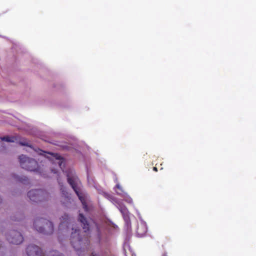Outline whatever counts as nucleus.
Wrapping results in <instances>:
<instances>
[{
  "label": "nucleus",
  "mask_w": 256,
  "mask_h": 256,
  "mask_svg": "<svg viewBox=\"0 0 256 256\" xmlns=\"http://www.w3.org/2000/svg\"><path fill=\"white\" fill-rule=\"evenodd\" d=\"M20 166L22 168L30 171L36 170L38 168V164L33 158H30L24 154L19 156Z\"/></svg>",
  "instance_id": "obj_3"
},
{
  "label": "nucleus",
  "mask_w": 256,
  "mask_h": 256,
  "mask_svg": "<svg viewBox=\"0 0 256 256\" xmlns=\"http://www.w3.org/2000/svg\"><path fill=\"white\" fill-rule=\"evenodd\" d=\"M78 221L82 224V226L84 230V234H80V229L72 228L70 240V243L77 252L78 256L80 255L82 252H84V248L89 244V236L87 232L90 230V225L86 218L82 214H80L78 218Z\"/></svg>",
  "instance_id": "obj_1"
},
{
  "label": "nucleus",
  "mask_w": 256,
  "mask_h": 256,
  "mask_svg": "<svg viewBox=\"0 0 256 256\" xmlns=\"http://www.w3.org/2000/svg\"><path fill=\"white\" fill-rule=\"evenodd\" d=\"M28 256H42V250L40 248L36 245H30L26 248Z\"/></svg>",
  "instance_id": "obj_7"
},
{
  "label": "nucleus",
  "mask_w": 256,
  "mask_h": 256,
  "mask_svg": "<svg viewBox=\"0 0 256 256\" xmlns=\"http://www.w3.org/2000/svg\"><path fill=\"white\" fill-rule=\"evenodd\" d=\"M60 190L62 192V196L69 200V194L68 192H66V188L64 187L63 186H61Z\"/></svg>",
  "instance_id": "obj_12"
},
{
  "label": "nucleus",
  "mask_w": 256,
  "mask_h": 256,
  "mask_svg": "<svg viewBox=\"0 0 256 256\" xmlns=\"http://www.w3.org/2000/svg\"><path fill=\"white\" fill-rule=\"evenodd\" d=\"M28 196L30 200L34 202H39L46 200L49 197L48 194L42 190H30Z\"/></svg>",
  "instance_id": "obj_4"
},
{
  "label": "nucleus",
  "mask_w": 256,
  "mask_h": 256,
  "mask_svg": "<svg viewBox=\"0 0 256 256\" xmlns=\"http://www.w3.org/2000/svg\"><path fill=\"white\" fill-rule=\"evenodd\" d=\"M14 221H16L17 220H14Z\"/></svg>",
  "instance_id": "obj_23"
},
{
  "label": "nucleus",
  "mask_w": 256,
  "mask_h": 256,
  "mask_svg": "<svg viewBox=\"0 0 256 256\" xmlns=\"http://www.w3.org/2000/svg\"><path fill=\"white\" fill-rule=\"evenodd\" d=\"M34 226L38 232L44 234H50L54 231L52 223L44 218H38L36 219L34 221Z\"/></svg>",
  "instance_id": "obj_2"
},
{
  "label": "nucleus",
  "mask_w": 256,
  "mask_h": 256,
  "mask_svg": "<svg viewBox=\"0 0 256 256\" xmlns=\"http://www.w3.org/2000/svg\"><path fill=\"white\" fill-rule=\"evenodd\" d=\"M67 177L68 182L74 190L79 199L81 202L84 200V198L82 196V193L80 192V186L81 185V183L77 176L73 174L70 175V174L68 173L67 174Z\"/></svg>",
  "instance_id": "obj_5"
},
{
  "label": "nucleus",
  "mask_w": 256,
  "mask_h": 256,
  "mask_svg": "<svg viewBox=\"0 0 256 256\" xmlns=\"http://www.w3.org/2000/svg\"><path fill=\"white\" fill-rule=\"evenodd\" d=\"M2 140L6 141L7 142H15L16 140V137L14 136H4L0 138Z\"/></svg>",
  "instance_id": "obj_11"
},
{
  "label": "nucleus",
  "mask_w": 256,
  "mask_h": 256,
  "mask_svg": "<svg viewBox=\"0 0 256 256\" xmlns=\"http://www.w3.org/2000/svg\"><path fill=\"white\" fill-rule=\"evenodd\" d=\"M153 170L155 172H158V168L156 167H154L153 168Z\"/></svg>",
  "instance_id": "obj_17"
},
{
  "label": "nucleus",
  "mask_w": 256,
  "mask_h": 256,
  "mask_svg": "<svg viewBox=\"0 0 256 256\" xmlns=\"http://www.w3.org/2000/svg\"><path fill=\"white\" fill-rule=\"evenodd\" d=\"M6 236L8 240L10 243L15 244H21L24 240V238L22 234L15 230H10L8 234H6Z\"/></svg>",
  "instance_id": "obj_6"
},
{
  "label": "nucleus",
  "mask_w": 256,
  "mask_h": 256,
  "mask_svg": "<svg viewBox=\"0 0 256 256\" xmlns=\"http://www.w3.org/2000/svg\"><path fill=\"white\" fill-rule=\"evenodd\" d=\"M20 144L21 145V146H29L28 144V143L26 142V141H24V142H20Z\"/></svg>",
  "instance_id": "obj_15"
},
{
  "label": "nucleus",
  "mask_w": 256,
  "mask_h": 256,
  "mask_svg": "<svg viewBox=\"0 0 256 256\" xmlns=\"http://www.w3.org/2000/svg\"><path fill=\"white\" fill-rule=\"evenodd\" d=\"M162 256H168L166 253H164Z\"/></svg>",
  "instance_id": "obj_19"
},
{
  "label": "nucleus",
  "mask_w": 256,
  "mask_h": 256,
  "mask_svg": "<svg viewBox=\"0 0 256 256\" xmlns=\"http://www.w3.org/2000/svg\"><path fill=\"white\" fill-rule=\"evenodd\" d=\"M54 173H56V172L54 171Z\"/></svg>",
  "instance_id": "obj_22"
},
{
  "label": "nucleus",
  "mask_w": 256,
  "mask_h": 256,
  "mask_svg": "<svg viewBox=\"0 0 256 256\" xmlns=\"http://www.w3.org/2000/svg\"><path fill=\"white\" fill-rule=\"evenodd\" d=\"M57 159L58 160V165L62 168V165L64 162V160L61 158V156H59Z\"/></svg>",
  "instance_id": "obj_14"
},
{
  "label": "nucleus",
  "mask_w": 256,
  "mask_h": 256,
  "mask_svg": "<svg viewBox=\"0 0 256 256\" xmlns=\"http://www.w3.org/2000/svg\"><path fill=\"white\" fill-rule=\"evenodd\" d=\"M116 187L120 189H120H121V188H120V186L119 184H116Z\"/></svg>",
  "instance_id": "obj_18"
},
{
  "label": "nucleus",
  "mask_w": 256,
  "mask_h": 256,
  "mask_svg": "<svg viewBox=\"0 0 256 256\" xmlns=\"http://www.w3.org/2000/svg\"><path fill=\"white\" fill-rule=\"evenodd\" d=\"M61 222L60 224L58 229L60 230L63 231L66 230L68 228V224L70 222V218L67 214H64L60 218Z\"/></svg>",
  "instance_id": "obj_8"
},
{
  "label": "nucleus",
  "mask_w": 256,
  "mask_h": 256,
  "mask_svg": "<svg viewBox=\"0 0 256 256\" xmlns=\"http://www.w3.org/2000/svg\"><path fill=\"white\" fill-rule=\"evenodd\" d=\"M44 256H63L62 254L56 250H50L44 254Z\"/></svg>",
  "instance_id": "obj_10"
},
{
  "label": "nucleus",
  "mask_w": 256,
  "mask_h": 256,
  "mask_svg": "<svg viewBox=\"0 0 256 256\" xmlns=\"http://www.w3.org/2000/svg\"><path fill=\"white\" fill-rule=\"evenodd\" d=\"M2 202V200H1V198H0V204Z\"/></svg>",
  "instance_id": "obj_21"
},
{
  "label": "nucleus",
  "mask_w": 256,
  "mask_h": 256,
  "mask_svg": "<svg viewBox=\"0 0 256 256\" xmlns=\"http://www.w3.org/2000/svg\"><path fill=\"white\" fill-rule=\"evenodd\" d=\"M15 178L16 179V180H18L20 182H21L22 183H24V184H25L26 182L28 181V178L26 176L20 177V176H16L15 177Z\"/></svg>",
  "instance_id": "obj_13"
},
{
  "label": "nucleus",
  "mask_w": 256,
  "mask_h": 256,
  "mask_svg": "<svg viewBox=\"0 0 256 256\" xmlns=\"http://www.w3.org/2000/svg\"><path fill=\"white\" fill-rule=\"evenodd\" d=\"M120 211H121V212H122V213H123V214H127V212H128V210H127V209H126V208H122V209L120 210Z\"/></svg>",
  "instance_id": "obj_16"
},
{
  "label": "nucleus",
  "mask_w": 256,
  "mask_h": 256,
  "mask_svg": "<svg viewBox=\"0 0 256 256\" xmlns=\"http://www.w3.org/2000/svg\"><path fill=\"white\" fill-rule=\"evenodd\" d=\"M146 232L147 228L144 224L141 223L138 225L136 230V233L139 236H144L146 233Z\"/></svg>",
  "instance_id": "obj_9"
},
{
  "label": "nucleus",
  "mask_w": 256,
  "mask_h": 256,
  "mask_svg": "<svg viewBox=\"0 0 256 256\" xmlns=\"http://www.w3.org/2000/svg\"><path fill=\"white\" fill-rule=\"evenodd\" d=\"M92 256H97L96 254H94V253H92Z\"/></svg>",
  "instance_id": "obj_20"
}]
</instances>
